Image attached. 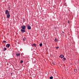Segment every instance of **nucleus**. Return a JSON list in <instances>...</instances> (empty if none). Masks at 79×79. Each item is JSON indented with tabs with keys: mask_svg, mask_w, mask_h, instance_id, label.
<instances>
[{
	"mask_svg": "<svg viewBox=\"0 0 79 79\" xmlns=\"http://www.w3.org/2000/svg\"><path fill=\"white\" fill-rule=\"evenodd\" d=\"M21 28L22 29H21L20 31L22 33H24L25 32H26V31L25 30V29L26 28V26L24 25H23L21 26Z\"/></svg>",
	"mask_w": 79,
	"mask_h": 79,
	"instance_id": "nucleus-1",
	"label": "nucleus"
},
{
	"mask_svg": "<svg viewBox=\"0 0 79 79\" xmlns=\"http://www.w3.org/2000/svg\"><path fill=\"white\" fill-rule=\"evenodd\" d=\"M26 27H27V29H29V30H31V27L29 25H26Z\"/></svg>",
	"mask_w": 79,
	"mask_h": 79,
	"instance_id": "nucleus-2",
	"label": "nucleus"
},
{
	"mask_svg": "<svg viewBox=\"0 0 79 79\" xmlns=\"http://www.w3.org/2000/svg\"><path fill=\"white\" fill-rule=\"evenodd\" d=\"M5 14H6V15H7V14H10V12L8 10H6L5 11Z\"/></svg>",
	"mask_w": 79,
	"mask_h": 79,
	"instance_id": "nucleus-3",
	"label": "nucleus"
},
{
	"mask_svg": "<svg viewBox=\"0 0 79 79\" xmlns=\"http://www.w3.org/2000/svg\"><path fill=\"white\" fill-rule=\"evenodd\" d=\"M7 18H10V14H6Z\"/></svg>",
	"mask_w": 79,
	"mask_h": 79,
	"instance_id": "nucleus-4",
	"label": "nucleus"
},
{
	"mask_svg": "<svg viewBox=\"0 0 79 79\" xmlns=\"http://www.w3.org/2000/svg\"><path fill=\"white\" fill-rule=\"evenodd\" d=\"M59 57H60L61 58H64V55H60V56H59Z\"/></svg>",
	"mask_w": 79,
	"mask_h": 79,
	"instance_id": "nucleus-5",
	"label": "nucleus"
},
{
	"mask_svg": "<svg viewBox=\"0 0 79 79\" xmlns=\"http://www.w3.org/2000/svg\"><path fill=\"white\" fill-rule=\"evenodd\" d=\"M10 44H7L6 45V47H7V48H9V47H10Z\"/></svg>",
	"mask_w": 79,
	"mask_h": 79,
	"instance_id": "nucleus-6",
	"label": "nucleus"
},
{
	"mask_svg": "<svg viewBox=\"0 0 79 79\" xmlns=\"http://www.w3.org/2000/svg\"><path fill=\"white\" fill-rule=\"evenodd\" d=\"M36 44H32V46L33 47H34L35 46V47H36Z\"/></svg>",
	"mask_w": 79,
	"mask_h": 79,
	"instance_id": "nucleus-7",
	"label": "nucleus"
},
{
	"mask_svg": "<svg viewBox=\"0 0 79 79\" xmlns=\"http://www.w3.org/2000/svg\"><path fill=\"white\" fill-rule=\"evenodd\" d=\"M16 55L17 56H20V53L16 54Z\"/></svg>",
	"mask_w": 79,
	"mask_h": 79,
	"instance_id": "nucleus-8",
	"label": "nucleus"
},
{
	"mask_svg": "<svg viewBox=\"0 0 79 79\" xmlns=\"http://www.w3.org/2000/svg\"><path fill=\"white\" fill-rule=\"evenodd\" d=\"M26 40V38H24L23 39V41H25V40Z\"/></svg>",
	"mask_w": 79,
	"mask_h": 79,
	"instance_id": "nucleus-9",
	"label": "nucleus"
},
{
	"mask_svg": "<svg viewBox=\"0 0 79 79\" xmlns=\"http://www.w3.org/2000/svg\"><path fill=\"white\" fill-rule=\"evenodd\" d=\"M74 71L75 73H77V69H74Z\"/></svg>",
	"mask_w": 79,
	"mask_h": 79,
	"instance_id": "nucleus-10",
	"label": "nucleus"
},
{
	"mask_svg": "<svg viewBox=\"0 0 79 79\" xmlns=\"http://www.w3.org/2000/svg\"><path fill=\"white\" fill-rule=\"evenodd\" d=\"M8 10H11V8H10V6H9L8 7Z\"/></svg>",
	"mask_w": 79,
	"mask_h": 79,
	"instance_id": "nucleus-11",
	"label": "nucleus"
},
{
	"mask_svg": "<svg viewBox=\"0 0 79 79\" xmlns=\"http://www.w3.org/2000/svg\"><path fill=\"white\" fill-rule=\"evenodd\" d=\"M63 61H65V60H66V58H64L63 59Z\"/></svg>",
	"mask_w": 79,
	"mask_h": 79,
	"instance_id": "nucleus-12",
	"label": "nucleus"
},
{
	"mask_svg": "<svg viewBox=\"0 0 79 79\" xmlns=\"http://www.w3.org/2000/svg\"><path fill=\"white\" fill-rule=\"evenodd\" d=\"M40 47H42V44H40Z\"/></svg>",
	"mask_w": 79,
	"mask_h": 79,
	"instance_id": "nucleus-13",
	"label": "nucleus"
},
{
	"mask_svg": "<svg viewBox=\"0 0 79 79\" xmlns=\"http://www.w3.org/2000/svg\"><path fill=\"white\" fill-rule=\"evenodd\" d=\"M23 63V60H21L20 63Z\"/></svg>",
	"mask_w": 79,
	"mask_h": 79,
	"instance_id": "nucleus-14",
	"label": "nucleus"
},
{
	"mask_svg": "<svg viewBox=\"0 0 79 79\" xmlns=\"http://www.w3.org/2000/svg\"><path fill=\"white\" fill-rule=\"evenodd\" d=\"M4 50H3V51H5L6 50V48H4Z\"/></svg>",
	"mask_w": 79,
	"mask_h": 79,
	"instance_id": "nucleus-15",
	"label": "nucleus"
},
{
	"mask_svg": "<svg viewBox=\"0 0 79 79\" xmlns=\"http://www.w3.org/2000/svg\"><path fill=\"white\" fill-rule=\"evenodd\" d=\"M49 78L50 79H53V77H49Z\"/></svg>",
	"mask_w": 79,
	"mask_h": 79,
	"instance_id": "nucleus-16",
	"label": "nucleus"
},
{
	"mask_svg": "<svg viewBox=\"0 0 79 79\" xmlns=\"http://www.w3.org/2000/svg\"><path fill=\"white\" fill-rule=\"evenodd\" d=\"M55 42H57V41H58V40L56 39H55Z\"/></svg>",
	"mask_w": 79,
	"mask_h": 79,
	"instance_id": "nucleus-17",
	"label": "nucleus"
},
{
	"mask_svg": "<svg viewBox=\"0 0 79 79\" xmlns=\"http://www.w3.org/2000/svg\"><path fill=\"white\" fill-rule=\"evenodd\" d=\"M56 48L57 49H58V48H59V47L57 46V47H56Z\"/></svg>",
	"mask_w": 79,
	"mask_h": 79,
	"instance_id": "nucleus-18",
	"label": "nucleus"
},
{
	"mask_svg": "<svg viewBox=\"0 0 79 79\" xmlns=\"http://www.w3.org/2000/svg\"><path fill=\"white\" fill-rule=\"evenodd\" d=\"M3 42H4L5 43L6 42V41H3Z\"/></svg>",
	"mask_w": 79,
	"mask_h": 79,
	"instance_id": "nucleus-19",
	"label": "nucleus"
}]
</instances>
